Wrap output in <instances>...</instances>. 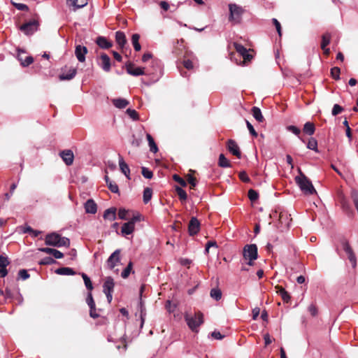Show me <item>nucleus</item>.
<instances>
[{
	"instance_id": "nucleus-2",
	"label": "nucleus",
	"mask_w": 358,
	"mask_h": 358,
	"mask_svg": "<svg viewBox=\"0 0 358 358\" xmlns=\"http://www.w3.org/2000/svg\"><path fill=\"white\" fill-rule=\"evenodd\" d=\"M45 244L55 247H69L70 245V240L66 237H62L57 233H51L45 236Z\"/></svg>"
},
{
	"instance_id": "nucleus-51",
	"label": "nucleus",
	"mask_w": 358,
	"mask_h": 358,
	"mask_svg": "<svg viewBox=\"0 0 358 358\" xmlns=\"http://www.w3.org/2000/svg\"><path fill=\"white\" fill-rule=\"evenodd\" d=\"M173 178L176 182H178L181 186L185 187L187 185V182L182 178H180L179 176L175 174V175H173Z\"/></svg>"
},
{
	"instance_id": "nucleus-23",
	"label": "nucleus",
	"mask_w": 358,
	"mask_h": 358,
	"mask_svg": "<svg viewBox=\"0 0 358 358\" xmlns=\"http://www.w3.org/2000/svg\"><path fill=\"white\" fill-rule=\"evenodd\" d=\"M103 218L110 221H113L116 218V208H110L106 209L103 213Z\"/></svg>"
},
{
	"instance_id": "nucleus-12",
	"label": "nucleus",
	"mask_w": 358,
	"mask_h": 358,
	"mask_svg": "<svg viewBox=\"0 0 358 358\" xmlns=\"http://www.w3.org/2000/svg\"><path fill=\"white\" fill-rule=\"evenodd\" d=\"M200 229V223L196 217H192L190 220L188 231L190 236L196 235Z\"/></svg>"
},
{
	"instance_id": "nucleus-61",
	"label": "nucleus",
	"mask_w": 358,
	"mask_h": 358,
	"mask_svg": "<svg viewBox=\"0 0 358 358\" xmlns=\"http://www.w3.org/2000/svg\"><path fill=\"white\" fill-rule=\"evenodd\" d=\"M211 336L217 340H221L224 338V336L221 334L220 331H214L211 333Z\"/></svg>"
},
{
	"instance_id": "nucleus-37",
	"label": "nucleus",
	"mask_w": 358,
	"mask_h": 358,
	"mask_svg": "<svg viewBox=\"0 0 358 358\" xmlns=\"http://www.w3.org/2000/svg\"><path fill=\"white\" fill-rule=\"evenodd\" d=\"M146 312L142 302L140 303V317H141V327L142 328L145 322Z\"/></svg>"
},
{
	"instance_id": "nucleus-27",
	"label": "nucleus",
	"mask_w": 358,
	"mask_h": 358,
	"mask_svg": "<svg viewBox=\"0 0 358 358\" xmlns=\"http://www.w3.org/2000/svg\"><path fill=\"white\" fill-rule=\"evenodd\" d=\"M96 43L100 48L103 49H108L112 46V44L106 38L102 36L96 38Z\"/></svg>"
},
{
	"instance_id": "nucleus-20",
	"label": "nucleus",
	"mask_w": 358,
	"mask_h": 358,
	"mask_svg": "<svg viewBox=\"0 0 358 358\" xmlns=\"http://www.w3.org/2000/svg\"><path fill=\"white\" fill-rule=\"evenodd\" d=\"M119 166H120V169L122 173H124V176L128 179H129L130 178H129V173H130L129 168L121 156L119 157Z\"/></svg>"
},
{
	"instance_id": "nucleus-63",
	"label": "nucleus",
	"mask_w": 358,
	"mask_h": 358,
	"mask_svg": "<svg viewBox=\"0 0 358 358\" xmlns=\"http://www.w3.org/2000/svg\"><path fill=\"white\" fill-rule=\"evenodd\" d=\"M52 255L55 258V259H61L64 257V255L62 252H61L60 251L56 250V249H54L53 252H52Z\"/></svg>"
},
{
	"instance_id": "nucleus-50",
	"label": "nucleus",
	"mask_w": 358,
	"mask_h": 358,
	"mask_svg": "<svg viewBox=\"0 0 358 358\" xmlns=\"http://www.w3.org/2000/svg\"><path fill=\"white\" fill-rule=\"evenodd\" d=\"M9 263L10 262L7 257L0 255V268L6 267Z\"/></svg>"
},
{
	"instance_id": "nucleus-17",
	"label": "nucleus",
	"mask_w": 358,
	"mask_h": 358,
	"mask_svg": "<svg viewBox=\"0 0 358 358\" xmlns=\"http://www.w3.org/2000/svg\"><path fill=\"white\" fill-rule=\"evenodd\" d=\"M60 156L66 165L73 164L74 156L71 150H64L60 153Z\"/></svg>"
},
{
	"instance_id": "nucleus-45",
	"label": "nucleus",
	"mask_w": 358,
	"mask_h": 358,
	"mask_svg": "<svg viewBox=\"0 0 358 358\" xmlns=\"http://www.w3.org/2000/svg\"><path fill=\"white\" fill-rule=\"evenodd\" d=\"M340 72L341 70L338 67H334L331 69V75L335 80H338L340 78Z\"/></svg>"
},
{
	"instance_id": "nucleus-29",
	"label": "nucleus",
	"mask_w": 358,
	"mask_h": 358,
	"mask_svg": "<svg viewBox=\"0 0 358 358\" xmlns=\"http://www.w3.org/2000/svg\"><path fill=\"white\" fill-rule=\"evenodd\" d=\"M146 138H147L148 141V144H149V147H150V150L152 152L156 153L158 151V148H157V146L156 143L154 141L153 138L149 134H147Z\"/></svg>"
},
{
	"instance_id": "nucleus-8",
	"label": "nucleus",
	"mask_w": 358,
	"mask_h": 358,
	"mask_svg": "<svg viewBox=\"0 0 358 358\" xmlns=\"http://www.w3.org/2000/svg\"><path fill=\"white\" fill-rule=\"evenodd\" d=\"M77 70L74 67L67 68L66 66L63 69V72L59 75L61 80H70L73 78L76 74Z\"/></svg>"
},
{
	"instance_id": "nucleus-54",
	"label": "nucleus",
	"mask_w": 358,
	"mask_h": 358,
	"mask_svg": "<svg viewBox=\"0 0 358 358\" xmlns=\"http://www.w3.org/2000/svg\"><path fill=\"white\" fill-rule=\"evenodd\" d=\"M308 310L312 316L315 317L317 315V308L315 305L310 304L308 306Z\"/></svg>"
},
{
	"instance_id": "nucleus-13",
	"label": "nucleus",
	"mask_w": 358,
	"mask_h": 358,
	"mask_svg": "<svg viewBox=\"0 0 358 358\" xmlns=\"http://www.w3.org/2000/svg\"><path fill=\"white\" fill-rule=\"evenodd\" d=\"M87 52V48L85 46L78 45L76 47L75 55L80 62L85 61V55Z\"/></svg>"
},
{
	"instance_id": "nucleus-38",
	"label": "nucleus",
	"mask_w": 358,
	"mask_h": 358,
	"mask_svg": "<svg viewBox=\"0 0 358 358\" xmlns=\"http://www.w3.org/2000/svg\"><path fill=\"white\" fill-rule=\"evenodd\" d=\"M210 296L216 301H219L222 297V292L220 289H212L210 291Z\"/></svg>"
},
{
	"instance_id": "nucleus-21",
	"label": "nucleus",
	"mask_w": 358,
	"mask_h": 358,
	"mask_svg": "<svg viewBox=\"0 0 358 358\" xmlns=\"http://www.w3.org/2000/svg\"><path fill=\"white\" fill-rule=\"evenodd\" d=\"M229 10L230 18L231 19L239 17L242 13V8L236 4L229 5Z\"/></svg>"
},
{
	"instance_id": "nucleus-34",
	"label": "nucleus",
	"mask_w": 358,
	"mask_h": 358,
	"mask_svg": "<svg viewBox=\"0 0 358 358\" xmlns=\"http://www.w3.org/2000/svg\"><path fill=\"white\" fill-rule=\"evenodd\" d=\"M219 166L221 167L227 168L230 166V163L223 154L220 155L219 157Z\"/></svg>"
},
{
	"instance_id": "nucleus-26",
	"label": "nucleus",
	"mask_w": 358,
	"mask_h": 358,
	"mask_svg": "<svg viewBox=\"0 0 358 358\" xmlns=\"http://www.w3.org/2000/svg\"><path fill=\"white\" fill-rule=\"evenodd\" d=\"M55 273L62 275H73L76 274V272L71 268L69 267L59 268L55 271Z\"/></svg>"
},
{
	"instance_id": "nucleus-30",
	"label": "nucleus",
	"mask_w": 358,
	"mask_h": 358,
	"mask_svg": "<svg viewBox=\"0 0 358 358\" xmlns=\"http://www.w3.org/2000/svg\"><path fill=\"white\" fill-rule=\"evenodd\" d=\"M252 115L255 120L259 122H263L264 117L262 114L261 110L257 107H253L252 109Z\"/></svg>"
},
{
	"instance_id": "nucleus-57",
	"label": "nucleus",
	"mask_w": 358,
	"mask_h": 358,
	"mask_svg": "<svg viewBox=\"0 0 358 358\" xmlns=\"http://www.w3.org/2000/svg\"><path fill=\"white\" fill-rule=\"evenodd\" d=\"M187 182L189 183L191 189L194 188L196 185V178L190 175L188 176Z\"/></svg>"
},
{
	"instance_id": "nucleus-49",
	"label": "nucleus",
	"mask_w": 358,
	"mask_h": 358,
	"mask_svg": "<svg viewBox=\"0 0 358 358\" xmlns=\"http://www.w3.org/2000/svg\"><path fill=\"white\" fill-rule=\"evenodd\" d=\"M248 197L252 201H255L258 199V193L251 189L248 191Z\"/></svg>"
},
{
	"instance_id": "nucleus-9",
	"label": "nucleus",
	"mask_w": 358,
	"mask_h": 358,
	"mask_svg": "<svg viewBox=\"0 0 358 358\" xmlns=\"http://www.w3.org/2000/svg\"><path fill=\"white\" fill-rule=\"evenodd\" d=\"M120 250H116L108 257L106 262V265L108 268L113 269L115 266L117 264V263L120 262Z\"/></svg>"
},
{
	"instance_id": "nucleus-15",
	"label": "nucleus",
	"mask_w": 358,
	"mask_h": 358,
	"mask_svg": "<svg viewBox=\"0 0 358 358\" xmlns=\"http://www.w3.org/2000/svg\"><path fill=\"white\" fill-rule=\"evenodd\" d=\"M86 302L90 308V316L93 318L97 317L99 316V315L96 313L95 303L94 301L92 294L90 292L87 294V296L86 299Z\"/></svg>"
},
{
	"instance_id": "nucleus-28",
	"label": "nucleus",
	"mask_w": 358,
	"mask_h": 358,
	"mask_svg": "<svg viewBox=\"0 0 358 358\" xmlns=\"http://www.w3.org/2000/svg\"><path fill=\"white\" fill-rule=\"evenodd\" d=\"M303 132L309 136L314 134L315 131V125L310 122H307L303 126Z\"/></svg>"
},
{
	"instance_id": "nucleus-22",
	"label": "nucleus",
	"mask_w": 358,
	"mask_h": 358,
	"mask_svg": "<svg viewBox=\"0 0 358 358\" xmlns=\"http://www.w3.org/2000/svg\"><path fill=\"white\" fill-rule=\"evenodd\" d=\"M103 288V292H113L114 281H113V278H111V277L106 278Z\"/></svg>"
},
{
	"instance_id": "nucleus-24",
	"label": "nucleus",
	"mask_w": 358,
	"mask_h": 358,
	"mask_svg": "<svg viewBox=\"0 0 358 358\" xmlns=\"http://www.w3.org/2000/svg\"><path fill=\"white\" fill-rule=\"evenodd\" d=\"M115 40L120 48H123L127 43L125 34L122 31L116 32Z\"/></svg>"
},
{
	"instance_id": "nucleus-40",
	"label": "nucleus",
	"mask_w": 358,
	"mask_h": 358,
	"mask_svg": "<svg viewBox=\"0 0 358 358\" xmlns=\"http://www.w3.org/2000/svg\"><path fill=\"white\" fill-rule=\"evenodd\" d=\"M87 4V0H72V5L76 8H80Z\"/></svg>"
},
{
	"instance_id": "nucleus-36",
	"label": "nucleus",
	"mask_w": 358,
	"mask_h": 358,
	"mask_svg": "<svg viewBox=\"0 0 358 358\" xmlns=\"http://www.w3.org/2000/svg\"><path fill=\"white\" fill-rule=\"evenodd\" d=\"M307 148L310 150H314L315 152H318L317 141L313 138H311L310 139H309V141L308 142Z\"/></svg>"
},
{
	"instance_id": "nucleus-7",
	"label": "nucleus",
	"mask_w": 358,
	"mask_h": 358,
	"mask_svg": "<svg viewBox=\"0 0 358 358\" xmlns=\"http://www.w3.org/2000/svg\"><path fill=\"white\" fill-rule=\"evenodd\" d=\"M234 46L236 52L243 57L244 62L250 61L252 56L248 52V50L241 44L237 43H234Z\"/></svg>"
},
{
	"instance_id": "nucleus-6",
	"label": "nucleus",
	"mask_w": 358,
	"mask_h": 358,
	"mask_svg": "<svg viewBox=\"0 0 358 358\" xmlns=\"http://www.w3.org/2000/svg\"><path fill=\"white\" fill-rule=\"evenodd\" d=\"M38 23L36 20H32L22 24L20 27V30L23 31L26 35H31L37 31Z\"/></svg>"
},
{
	"instance_id": "nucleus-1",
	"label": "nucleus",
	"mask_w": 358,
	"mask_h": 358,
	"mask_svg": "<svg viewBox=\"0 0 358 358\" xmlns=\"http://www.w3.org/2000/svg\"><path fill=\"white\" fill-rule=\"evenodd\" d=\"M299 175L295 177V181L301 190L306 194H313L316 193L311 181L299 169Z\"/></svg>"
},
{
	"instance_id": "nucleus-44",
	"label": "nucleus",
	"mask_w": 358,
	"mask_h": 358,
	"mask_svg": "<svg viewBox=\"0 0 358 358\" xmlns=\"http://www.w3.org/2000/svg\"><path fill=\"white\" fill-rule=\"evenodd\" d=\"M141 173L143 176V177L147 179H151L153 176L152 172L150 169H148V168H145V167L142 168Z\"/></svg>"
},
{
	"instance_id": "nucleus-16",
	"label": "nucleus",
	"mask_w": 358,
	"mask_h": 358,
	"mask_svg": "<svg viewBox=\"0 0 358 358\" xmlns=\"http://www.w3.org/2000/svg\"><path fill=\"white\" fill-rule=\"evenodd\" d=\"M227 148L231 154L236 156L238 158H241V152L239 150V147L234 140L228 141Z\"/></svg>"
},
{
	"instance_id": "nucleus-35",
	"label": "nucleus",
	"mask_w": 358,
	"mask_h": 358,
	"mask_svg": "<svg viewBox=\"0 0 358 358\" xmlns=\"http://www.w3.org/2000/svg\"><path fill=\"white\" fill-rule=\"evenodd\" d=\"M278 292L281 296L282 300L285 302H288L289 301L290 296H289V293L284 288L279 287Z\"/></svg>"
},
{
	"instance_id": "nucleus-41",
	"label": "nucleus",
	"mask_w": 358,
	"mask_h": 358,
	"mask_svg": "<svg viewBox=\"0 0 358 358\" xmlns=\"http://www.w3.org/2000/svg\"><path fill=\"white\" fill-rule=\"evenodd\" d=\"M132 266H133L132 262H130L128 264L127 266L122 272L121 276L123 278H127L129 275V274H130V273L131 271V269H132Z\"/></svg>"
},
{
	"instance_id": "nucleus-31",
	"label": "nucleus",
	"mask_w": 358,
	"mask_h": 358,
	"mask_svg": "<svg viewBox=\"0 0 358 358\" xmlns=\"http://www.w3.org/2000/svg\"><path fill=\"white\" fill-rule=\"evenodd\" d=\"M140 38V35L138 34H134L131 37V42L134 45V50L136 51H139L141 48V46L138 42Z\"/></svg>"
},
{
	"instance_id": "nucleus-47",
	"label": "nucleus",
	"mask_w": 358,
	"mask_h": 358,
	"mask_svg": "<svg viewBox=\"0 0 358 358\" xmlns=\"http://www.w3.org/2000/svg\"><path fill=\"white\" fill-rule=\"evenodd\" d=\"M19 59L21 61V64L23 66H27L34 62V59L31 56L27 57L24 60L22 58H20Z\"/></svg>"
},
{
	"instance_id": "nucleus-4",
	"label": "nucleus",
	"mask_w": 358,
	"mask_h": 358,
	"mask_svg": "<svg viewBox=\"0 0 358 358\" xmlns=\"http://www.w3.org/2000/svg\"><path fill=\"white\" fill-rule=\"evenodd\" d=\"M185 320L192 331H197V328L203 322V314L199 312L194 316L186 315Z\"/></svg>"
},
{
	"instance_id": "nucleus-39",
	"label": "nucleus",
	"mask_w": 358,
	"mask_h": 358,
	"mask_svg": "<svg viewBox=\"0 0 358 358\" xmlns=\"http://www.w3.org/2000/svg\"><path fill=\"white\" fill-rule=\"evenodd\" d=\"M330 40H331L330 34L328 33L324 34L322 36L321 48H324L327 47L329 44Z\"/></svg>"
},
{
	"instance_id": "nucleus-56",
	"label": "nucleus",
	"mask_w": 358,
	"mask_h": 358,
	"mask_svg": "<svg viewBox=\"0 0 358 358\" xmlns=\"http://www.w3.org/2000/svg\"><path fill=\"white\" fill-rule=\"evenodd\" d=\"M287 130L292 132L296 136H299L301 133V130L298 127L293 125L288 126Z\"/></svg>"
},
{
	"instance_id": "nucleus-18",
	"label": "nucleus",
	"mask_w": 358,
	"mask_h": 358,
	"mask_svg": "<svg viewBox=\"0 0 358 358\" xmlns=\"http://www.w3.org/2000/svg\"><path fill=\"white\" fill-rule=\"evenodd\" d=\"M85 210L87 213L95 214L97 210V206L92 199H88L85 203Z\"/></svg>"
},
{
	"instance_id": "nucleus-59",
	"label": "nucleus",
	"mask_w": 358,
	"mask_h": 358,
	"mask_svg": "<svg viewBox=\"0 0 358 358\" xmlns=\"http://www.w3.org/2000/svg\"><path fill=\"white\" fill-rule=\"evenodd\" d=\"M246 124H247V127L250 131V133L253 136H257V133L255 131L253 126L248 122L246 120Z\"/></svg>"
},
{
	"instance_id": "nucleus-62",
	"label": "nucleus",
	"mask_w": 358,
	"mask_h": 358,
	"mask_svg": "<svg viewBox=\"0 0 358 358\" xmlns=\"http://www.w3.org/2000/svg\"><path fill=\"white\" fill-rule=\"evenodd\" d=\"M55 262V260L50 257H47L45 258H44L43 259H42L40 262L41 264H52Z\"/></svg>"
},
{
	"instance_id": "nucleus-60",
	"label": "nucleus",
	"mask_w": 358,
	"mask_h": 358,
	"mask_svg": "<svg viewBox=\"0 0 358 358\" xmlns=\"http://www.w3.org/2000/svg\"><path fill=\"white\" fill-rule=\"evenodd\" d=\"M183 65L188 70L192 69L194 68V64L189 59L185 60L183 62Z\"/></svg>"
},
{
	"instance_id": "nucleus-58",
	"label": "nucleus",
	"mask_w": 358,
	"mask_h": 358,
	"mask_svg": "<svg viewBox=\"0 0 358 358\" xmlns=\"http://www.w3.org/2000/svg\"><path fill=\"white\" fill-rule=\"evenodd\" d=\"M13 6L19 10H27L28 7L24 3H13Z\"/></svg>"
},
{
	"instance_id": "nucleus-52",
	"label": "nucleus",
	"mask_w": 358,
	"mask_h": 358,
	"mask_svg": "<svg viewBox=\"0 0 358 358\" xmlns=\"http://www.w3.org/2000/svg\"><path fill=\"white\" fill-rule=\"evenodd\" d=\"M128 211L124 208H120L118 212L119 218L124 220H127L128 217H127Z\"/></svg>"
},
{
	"instance_id": "nucleus-55",
	"label": "nucleus",
	"mask_w": 358,
	"mask_h": 358,
	"mask_svg": "<svg viewBox=\"0 0 358 358\" xmlns=\"http://www.w3.org/2000/svg\"><path fill=\"white\" fill-rule=\"evenodd\" d=\"M19 277L22 278V280H27L29 278V274L28 273L27 271L25 269L20 270L18 273Z\"/></svg>"
},
{
	"instance_id": "nucleus-10",
	"label": "nucleus",
	"mask_w": 358,
	"mask_h": 358,
	"mask_svg": "<svg viewBox=\"0 0 358 358\" xmlns=\"http://www.w3.org/2000/svg\"><path fill=\"white\" fill-rule=\"evenodd\" d=\"M98 64L104 71H110L111 66L110 59L106 54L103 53L100 55Z\"/></svg>"
},
{
	"instance_id": "nucleus-46",
	"label": "nucleus",
	"mask_w": 358,
	"mask_h": 358,
	"mask_svg": "<svg viewBox=\"0 0 358 358\" xmlns=\"http://www.w3.org/2000/svg\"><path fill=\"white\" fill-rule=\"evenodd\" d=\"M141 220H143L142 215L139 213H136L129 222H132V224L135 226L136 222H141Z\"/></svg>"
},
{
	"instance_id": "nucleus-25",
	"label": "nucleus",
	"mask_w": 358,
	"mask_h": 358,
	"mask_svg": "<svg viewBox=\"0 0 358 358\" xmlns=\"http://www.w3.org/2000/svg\"><path fill=\"white\" fill-rule=\"evenodd\" d=\"M113 105L117 108H124L129 105V101L124 99L118 98L113 99Z\"/></svg>"
},
{
	"instance_id": "nucleus-32",
	"label": "nucleus",
	"mask_w": 358,
	"mask_h": 358,
	"mask_svg": "<svg viewBox=\"0 0 358 358\" xmlns=\"http://www.w3.org/2000/svg\"><path fill=\"white\" fill-rule=\"evenodd\" d=\"M152 189H150L149 187L145 188V189L143 191V201L145 203H148L150 201V199L152 198Z\"/></svg>"
},
{
	"instance_id": "nucleus-3",
	"label": "nucleus",
	"mask_w": 358,
	"mask_h": 358,
	"mask_svg": "<svg viewBox=\"0 0 358 358\" xmlns=\"http://www.w3.org/2000/svg\"><path fill=\"white\" fill-rule=\"evenodd\" d=\"M243 255L250 266L253 264V262L257 259V247L255 244L246 245L243 248Z\"/></svg>"
},
{
	"instance_id": "nucleus-43",
	"label": "nucleus",
	"mask_w": 358,
	"mask_h": 358,
	"mask_svg": "<svg viewBox=\"0 0 358 358\" xmlns=\"http://www.w3.org/2000/svg\"><path fill=\"white\" fill-rule=\"evenodd\" d=\"M126 113L133 120H138V114L135 110L128 108Z\"/></svg>"
},
{
	"instance_id": "nucleus-33",
	"label": "nucleus",
	"mask_w": 358,
	"mask_h": 358,
	"mask_svg": "<svg viewBox=\"0 0 358 358\" xmlns=\"http://www.w3.org/2000/svg\"><path fill=\"white\" fill-rule=\"evenodd\" d=\"M81 276L84 280L86 288L91 292L93 289V285L90 278L84 273H81Z\"/></svg>"
},
{
	"instance_id": "nucleus-64",
	"label": "nucleus",
	"mask_w": 358,
	"mask_h": 358,
	"mask_svg": "<svg viewBox=\"0 0 358 358\" xmlns=\"http://www.w3.org/2000/svg\"><path fill=\"white\" fill-rule=\"evenodd\" d=\"M273 23L275 26L276 30L279 34V36H281V26L280 22L276 19H273Z\"/></svg>"
},
{
	"instance_id": "nucleus-11",
	"label": "nucleus",
	"mask_w": 358,
	"mask_h": 358,
	"mask_svg": "<svg viewBox=\"0 0 358 358\" xmlns=\"http://www.w3.org/2000/svg\"><path fill=\"white\" fill-rule=\"evenodd\" d=\"M127 72L134 76H138L145 74L144 68L136 67L133 64L129 63L126 65Z\"/></svg>"
},
{
	"instance_id": "nucleus-42",
	"label": "nucleus",
	"mask_w": 358,
	"mask_h": 358,
	"mask_svg": "<svg viewBox=\"0 0 358 358\" xmlns=\"http://www.w3.org/2000/svg\"><path fill=\"white\" fill-rule=\"evenodd\" d=\"M176 190L180 200L185 201L187 199V195L184 189L181 187H176Z\"/></svg>"
},
{
	"instance_id": "nucleus-14",
	"label": "nucleus",
	"mask_w": 358,
	"mask_h": 358,
	"mask_svg": "<svg viewBox=\"0 0 358 358\" xmlns=\"http://www.w3.org/2000/svg\"><path fill=\"white\" fill-rule=\"evenodd\" d=\"M279 217V223L280 224L282 227L288 228L289 227L292 219L290 218V215L285 211H280L278 215Z\"/></svg>"
},
{
	"instance_id": "nucleus-48",
	"label": "nucleus",
	"mask_w": 358,
	"mask_h": 358,
	"mask_svg": "<svg viewBox=\"0 0 358 358\" xmlns=\"http://www.w3.org/2000/svg\"><path fill=\"white\" fill-rule=\"evenodd\" d=\"M108 189L113 193H117L119 192L118 186L116 183L109 181L108 183Z\"/></svg>"
},
{
	"instance_id": "nucleus-19",
	"label": "nucleus",
	"mask_w": 358,
	"mask_h": 358,
	"mask_svg": "<svg viewBox=\"0 0 358 358\" xmlns=\"http://www.w3.org/2000/svg\"><path fill=\"white\" fill-rule=\"evenodd\" d=\"M135 229V226L132 224V222H125L122 224L121 234L122 236H127L131 234Z\"/></svg>"
},
{
	"instance_id": "nucleus-53",
	"label": "nucleus",
	"mask_w": 358,
	"mask_h": 358,
	"mask_svg": "<svg viewBox=\"0 0 358 358\" xmlns=\"http://www.w3.org/2000/svg\"><path fill=\"white\" fill-rule=\"evenodd\" d=\"M343 110V108L340 106L338 104H335L332 108L331 113L333 115H337L341 113Z\"/></svg>"
},
{
	"instance_id": "nucleus-5",
	"label": "nucleus",
	"mask_w": 358,
	"mask_h": 358,
	"mask_svg": "<svg viewBox=\"0 0 358 358\" xmlns=\"http://www.w3.org/2000/svg\"><path fill=\"white\" fill-rule=\"evenodd\" d=\"M341 245L343 250L348 255L349 261L351 262L352 266L355 267L357 264V259L352 248L349 244V242L347 240L343 239L341 242Z\"/></svg>"
}]
</instances>
